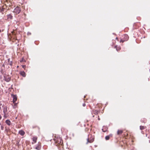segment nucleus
<instances>
[{
	"label": "nucleus",
	"mask_w": 150,
	"mask_h": 150,
	"mask_svg": "<svg viewBox=\"0 0 150 150\" xmlns=\"http://www.w3.org/2000/svg\"><path fill=\"white\" fill-rule=\"evenodd\" d=\"M22 67L24 69L25 68V65H22Z\"/></svg>",
	"instance_id": "6ab92c4d"
},
{
	"label": "nucleus",
	"mask_w": 150,
	"mask_h": 150,
	"mask_svg": "<svg viewBox=\"0 0 150 150\" xmlns=\"http://www.w3.org/2000/svg\"><path fill=\"white\" fill-rule=\"evenodd\" d=\"M6 123L8 126H10L11 124V121L9 120H7L5 121Z\"/></svg>",
	"instance_id": "9b49d317"
},
{
	"label": "nucleus",
	"mask_w": 150,
	"mask_h": 150,
	"mask_svg": "<svg viewBox=\"0 0 150 150\" xmlns=\"http://www.w3.org/2000/svg\"><path fill=\"white\" fill-rule=\"evenodd\" d=\"M125 37H128L127 35H125Z\"/></svg>",
	"instance_id": "b1692460"
},
{
	"label": "nucleus",
	"mask_w": 150,
	"mask_h": 150,
	"mask_svg": "<svg viewBox=\"0 0 150 150\" xmlns=\"http://www.w3.org/2000/svg\"><path fill=\"white\" fill-rule=\"evenodd\" d=\"M94 141V137H92L91 138H88L87 139V142L86 143L87 144L88 143H91Z\"/></svg>",
	"instance_id": "20e7f679"
},
{
	"label": "nucleus",
	"mask_w": 150,
	"mask_h": 150,
	"mask_svg": "<svg viewBox=\"0 0 150 150\" xmlns=\"http://www.w3.org/2000/svg\"><path fill=\"white\" fill-rule=\"evenodd\" d=\"M33 142H32V144H33L36 143L37 142V138L36 137H33Z\"/></svg>",
	"instance_id": "0eeeda50"
},
{
	"label": "nucleus",
	"mask_w": 150,
	"mask_h": 150,
	"mask_svg": "<svg viewBox=\"0 0 150 150\" xmlns=\"http://www.w3.org/2000/svg\"><path fill=\"white\" fill-rule=\"evenodd\" d=\"M124 40H120V42H124Z\"/></svg>",
	"instance_id": "5701e85b"
},
{
	"label": "nucleus",
	"mask_w": 150,
	"mask_h": 150,
	"mask_svg": "<svg viewBox=\"0 0 150 150\" xmlns=\"http://www.w3.org/2000/svg\"><path fill=\"white\" fill-rule=\"evenodd\" d=\"M4 8H2V7H0V12L1 13H2L3 14V13L2 12L4 11Z\"/></svg>",
	"instance_id": "ddd939ff"
},
{
	"label": "nucleus",
	"mask_w": 150,
	"mask_h": 150,
	"mask_svg": "<svg viewBox=\"0 0 150 150\" xmlns=\"http://www.w3.org/2000/svg\"><path fill=\"white\" fill-rule=\"evenodd\" d=\"M7 19H8V20H9V19L11 20L13 19V17L12 16V15L11 14H9L8 15H7Z\"/></svg>",
	"instance_id": "6e6552de"
},
{
	"label": "nucleus",
	"mask_w": 150,
	"mask_h": 150,
	"mask_svg": "<svg viewBox=\"0 0 150 150\" xmlns=\"http://www.w3.org/2000/svg\"><path fill=\"white\" fill-rule=\"evenodd\" d=\"M2 105L1 103V102H0V106H1ZM0 109H1V107H0Z\"/></svg>",
	"instance_id": "4be33fe9"
},
{
	"label": "nucleus",
	"mask_w": 150,
	"mask_h": 150,
	"mask_svg": "<svg viewBox=\"0 0 150 150\" xmlns=\"http://www.w3.org/2000/svg\"><path fill=\"white\" fill-rule=\"evenodd\" d=\"M117 38H117V37L116 38V39H117Z\"/></svg>",
	"instance_id": "c756f323"
},
{
	"label": "nucleus",
	"mask_w": 150,
	"mask_h": 150,
	"mask_svg": "<svg viewBox=\"0 0 150 150\" xmlns=\"http://www.w3.org/2000/svg\"><path fill=\"white\" fill-rule=\"evenodd\" d=\"M18 133L21 136H23L25 134V132L23 130H20L18 132Z\"/></svg>",
	"instance_id": "423d86ee"
},
{
	"label": "nucleus",
	"mask_w": 150,
	"mask_h": 150,
	"mask_svg": "<svg viewBox=\"0 0 150 150\" xmlns=\"http://www.w3.org/2000/svg\"><path fill=\"white\" fill-rule=\"evenodd\" d=\"M7 111V106H5V107H4L3 110V112L4 114V116L6 115Z\"/></svg>",
	"instance_id": "39448f33"
},
{
	"label": "nucleus",
	"mask_w": 150,
	"mask_h": 150,
	"mask_svg": "<svg viewBox=\"0 0 150 150\" xmlns=\"http://www.w3.org/2000/svg\"><path fill=\"white\" fill-rule=\"evenodd\" d=\"M21 62H25V60L23 58H22V59L20 61Z\"/></svg>",
	"instance_id": "a211bd4d"
},
{
	"label": "nucleus",
	"mask_w": 150,
	"mask_h": 150,
	"mask_svg": "<svg viewBox=\"0 0 150 150\" xmlns=\"http://www.w3.org/2000/svg\"><path fill=\"white\" fill-rule=\"evenodd\" d=\"M83 107H85L86 106V104L84 103L83 104Z\"/></svg>",
	"instance_id": "412c9836"
},
{
	"label": "nucleus",
	"mask_w": 150,
	"mask_h": 150,
	"mask_svg": "<svg viewBox=\"0 0 150 150\" xmlns=\"http://www.w3.org/2000/svg\"><path fill=\"white\" fill-rule=\"evenodd\" d=\"M123 132V131L122 130H118L117 132V134L120 135Z\"/></svg>",
	"instance_id": "f8f14e48"
},
{
	"label": "nucleus",
	"mask_w": 150,
	"mask_h": 150,
	"mask_svg": "<svg viewBox=\"0 0 150 150\" xmlns=\"http://www.w3.org/2000/svg\"><path fill=\"white\" fill-rule=\"evenodd\" d=\"M4 80L6 82H9L11 80V77L9 75H5L4 76Z\"/></svg>",
	"instance_id": "f03ea898"
},
{
	"label": "nucleus",
	"mask_w": 150,
	"mask_h": 150,
	"mask_svg": "<svg viewBox=\"0 0 150 150\" xmlns=\"http://www.w3.org/2000/svg\"><path fill=\"white\" fill-rule=\"evenodd\" d=\"M10 59H8V61L9 62V61H10Z\"/></svg>",
	"instance_id": "a878e982"
},
{
	"label": "nucleus",
	"mask_w": 150,
	"mask_h": 150,
	"mask_svg": "<svg viewBox=\"0 0 150 150\" xmlns=\"http://www.w3.org/2000/svg\"><path fill=\"white\" fill-rule=\"evenodd\" d=\"M145 128V127L144 126H140V129L141 130H143Z\"/></svg>",
	"instance_id": "2eb2a0df"
},
{
	"label": "nucleus",
	"mask_w": 150,
	"mask_h": 150,
	"mask_svg": "<svg viewBox=\"0 0 150 150\" xmlns=\"http://www.w3.org/2000/svg\"><path fill=\"white\" fill-rule=\"evenodd\" d=\"M1 119V115H0V119Z\"/></svg>",
	"instance_id": "bb28decb"
},
{
	"label": "nucleus",
	"mask_w": 150,
	"mask_h": 150,
	"mask_svg": "<svg viewBox=\"0 0 150 150\" xmlns=\"http://www.w3.org/2000/svg\"><path fill=\"white\" fill-rule=\"evenodd\" d=\"M108 129V128L107 127L105 126H103V128L102 129V131L104 132H106Z\"/></svg>",
	"instance_id": "1a4fd4ad"
},
{
	"label": "nucleus",
	"mask_w": 150,
	"mask_h": 150,
	"mask_svg": "<svg viewBox=\"0 0 150 150\" xmlns=\"http://www.w3.org/2000/svg\"><path fill=\"white\" fill-rule=\"evenodd\" d=\"M98 120H100V118H98Z\"/></svg>",
	"instance_id": "c85d7f7f"
},
{
	"label": "nucleus",
	"mask_w": 150,
	"mask_h": 150,
	"mask_svg": "<svg viewBox=\"0 0 150 150\" xmlns=\"http://www.w3.org/2000/svg\"><path fill=\"white\" fill-rule=\"evenodd\" d=\"M0 125H1V129L2 130H3L4 129V126L3 125H1V123L0 124Z\"/></svg>",
	"instance_id": "f3484780"
},
{
	"label": "nucleus",
	"mask_w": 150,
	"mask_h": 150,
	"mask_svg": "<svg viewBox=\"0 0 150 150\" xmlns=\"http://www.w3.org/2000/svg\"><path fill=\"white\" fill-rule=\"evenodd\" d=\"M38 147H37L35 148V149H38Z\"/></svg>",
	"instance_id": "393cba45"
},
{
	"label": "nucleus",
	"mask_w": 150,
	"mask_h": 150,
	"mask_svg": "<svg viewBox=\"0 0 150 150\" xmlns=\"http://www.w3.org/2000/svg\"><path fill=\"white\" fill-rule=\"evenodd\" d=\"M115 47L116 48V50L117 51H119L120 49V47L119 46H115Z\"/></svg>",
	"instance_id": "4468645a"
},
{
	"label": "nucleus",
	"mask_w": 150,
	"mask_h": 150,
	"mask_svg": "<svg viewBox=\"0 0 150 150\" xmlns=\"http://www.w3.org/2000/svg\"><path fill=\"white\" fill-rule=\"evenodd\" d=\"M20 74L24 77H25L26 76V74L23 71H21Z\"/></svg>",
	"instance_id": "9d476101"
},
{
	"label": "nucleus",
	"mask_w": 150,
	"mask_h": 150,
	"mask_svg": "<svg viewBox=\"0 0 150 150\" xmlns=\"http://www.w3.org/2000/svg\"><path fill=\"white\" fill-rule=\"evenodd\" d=\"M1 30H0V33H1Z\"/></svg>",
	"instance_id": "cd10ccee"
},
{
	"label": "nucleus",
	"mask_w": 150,
	"mask_h": 150,
	"mask_svg": "<svg viewBox=\"0 0 150 150\" xmlns=\"http://www.w3.org/2000/svg\"><path fill=\"white\" fill-rule=\"evenodd\" d=\"M21 8L18 6H17L15 8L14 10V13H15L16 14H19L20 12L21 11Z\"/></svg>",
	"instance_id": "f257e3e1"
},
{
	"label": "nucleus",
	"mask_w": 150,
	"mask_h": 150,
	"mask_svg": "<svg viewBox=\"0 0 150 150\" xmlns=\"http://www.w3.org/2000/svg\"><path fill=\"white\" fill-rule=\"evenodd\" d=\"M12 61H11L10 63V65L11 66H12Z\"/></svg>",
	"instance_id": "aec40b11"
},
{
	"label": "nucleus",
	"mask_w": 150,
	"mask_h": 150,
	"mask_svg": "<svg viewBox=\"0 0 150 150\" xmlns=\"http://www.w3.org/2000/svg\"><path fill=\"white\" fill-rule=\"evenodd\" d=\"M12 96L13 98V102L14 103L15 105L16 106L17 105V104L16 103H15V102L17 100L16 96L14 95H12Z\"/></svg>",
	"instance_id": "7ed1b4c3"
},
{
	"label": "nucleus",
	"mask_w": 150,
	"mask_h": 150,
	"mask_svg": "<svg viewBox=\"0 0 150 150\" xmlns=\"http://www.w3.org/2000/svg\"><path fill=\"white\" fill-rule=\"evenodd\" d=\"M110 138V136L109 135L105 137V139L106 140H109Z\"/></svg>",
	"instance_id": "dca6fc26"
}]
</instances>
